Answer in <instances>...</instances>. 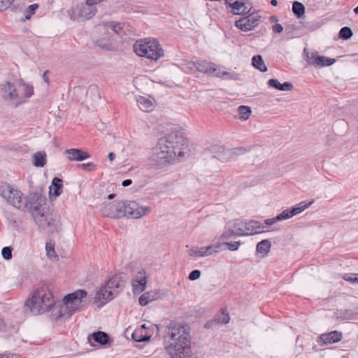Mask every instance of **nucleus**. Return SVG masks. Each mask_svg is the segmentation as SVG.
Returning <instances> with one entry per match:
<instances>
[{"label": "nucleus", "mask_w": 358, "mask_h": 358, "mask_svg": "<svg viewBox=\"0 0 358 358\" xmlns=\"http://www.w3.org/2000/svg\"><path fill=\"white\" fill-rule=\"evenodd\" d=\"M0 196L16 208L30 213L41 228L45 229L55 226V220L43 207L45 199L40 194L30 193L23 197L20 190L8 183H3L0 185Z\"/></svg>", "instance_id": "f257e3e1"}, {"label": "nucleus", "mask_w": 358, "mask_h": 358, "mask_svg": "<svg viewBox=\"0 0 358 358\" xmlns=\"http://www.w3.org/2000/svg\"><path fill=\"white\" fill-rule=\"evenodd\" d=\"M166 350L171 358H188L191 353V336L187 325L171 322L164 336Z\"/></svg>", "instance_id": "f03ea898"}, {"label": "nucleus", "mask_w": 358, "mask_h": 358, "mask_svg": "<svg viewBox=\"0 0 358 358\" xmlns=\"http://www.w3.org/2000/svg\"><path fill=\"white\" fill-rule=\"evenodd\" d=\"M184 136L181 132L171 131L159 140L152 159L157 165L163 166L173 162L183 156Z\"/></svg>", "instance_id": "7ed1b4c3"}, {"label": "nucleus", "mask_w": 358, "mask_h": 358, "mask_svg": "<svg viewBox=\"0 0 358 358\" xmlns=\"http://www.w3.org/2000/svg\"><path fill=\"white\" fill-rule=\"evenodd\" d=\"M150 212L148 206H143L135 201H119L108 203L103 209V213L111 218L127 217L140 219Z\"/></svg>", "instance_id": "20e7f679"}, {"label": "nucleus", "mask_w": 358, "mask_h": 358, "mask_svg": "<svg viewBox=\"0 0 358 358\" xmlns=\"http://www.w3.org/2000/svg\"><path fill=\"white\" fill-rule=\"evenodd\" d=\"M34 93L32 85L25 83L22 80L15 83L6 82L1 84L0 88L1 98L16 107L25 103Z\"/></svg>", "instance_id": "39448f33"}, {"label": "nucleus", "mask_w": 358, "mask_h": 358, "mask_svg": "<svg viewBox=\"0 0 358 358\" xmlns=\"http://www.w3.org/2000/svg\"><path fill=\"white\" fill-rule=\"evenodd\" d=\"M55 305V299L49 285H43L33 292L31 298L26 302L28 308L34 315L42 314L50 310Z\"/></svg>", "instance_id": "423d86ee"}, {"label": "nucleus", "mask_w": 358, "mask_h": 358, "mask_svg": "<svg viewBox=\"0 0 358 358\" xmlns=\"http://www.w3.org/2000/svg\"><path fill=\"white\" fill-rule=\"evenodd\" d=\"M125 285L124 274H115L110 277L104 285L97 291L95 300L100 305H103L117 296L123 290Z\"/></svg>", "instance_id": "0eeeda50"}, {"label": "nucleus", "mask_w": 358, "mask_h": 358, "mask_svg": "<svg viewBox=\"0 0 358 358\" xmlns=\"http://www.w3.org/2000/svg\"><path fill=\"white\" fill-rule=\"evenodd\" d=\"M133 50L139 57L158 61L164 56V51L159 42L155 38L138 40L133 45Z\"/></svg>", "instance_id": "6e6552de"}, {"label": "nucleus", "mask_w": 358, "mask_h": 358, "mask_svg": "<svg viewBox=\"0 0 358 358\" xmlns=\"http://www.w3.org/2000/svg\"><path fill=\"white\" fill-rule=\"evenodd\" d=\"M94 45L105 50L111 51L115 49V38L106 23L99 24L95 29Z\"/></svg>", "instance_id": "1a4fd4ad"}, {"label": "nucleus", "mask_w": 358, "mask_h": 358, "mask_svg": "<svg viewBox=\"0 0 358 358\" xmlns=\"http://www.w3.org/2000/svg\"><path fill=\"white\" fill-rule=\"evenodd\" d=\"M86 0L85 3L76 4L68 10V15L72 20L86 21L92 18L97 13L96 6Z\"/></svg>", "instance_id": "9d476101"}, {"label": "nucleus", "mask_w": 358, "mask_h": 358, "mask_svg": "<svg viewBox=\"0 0 358 358\" xmlns=\"http://www.w3.org/2000/svg\"><path fill=\"white\" fill-rule=\"evenodd\" d=\"M188 255L194 259L202 258L213 255L219 252L222 250V244L220 241L215 243L203 247H191L187 246Z\"/></svg>", "instance_id": "9b49d317"}, {"label": "nucleus", "mask_w": 358, "mask_h": 358, "mask_svg": "<svg viewBox=\"0 0 358 358\" xmlns=\"http://www.w3.org/2000/svg\"><path fill=\"white\" fill-rule=\"evenodd\" d=\"M314 203V200L309 201L308 203L301 202L296 206L291 209H286L277 216L270 219V231H271V226L276 222L287 220L292 217L293 216L299 214L300 213L308 208L312 203Z\"/></svg>", "instance_id": "f8f14e48"}, {"label": "nucleus", "mask_w": 358, "mask_h": 358, "mask_svg": "<svg viewBox=\"0 0 358 358\" xmlns=\"http://www.w3.org/2000/svg\"><path fill=\"white\" fill-rule=\"evenodd\" d=\"M305 59L308 64L314 66L315 67L321 68L324 66H329L336 62V59L333 58H328L324 56H318L317 53L308 52L307 49L303 50Z\"/></svg>", "instance_id": "ddd939ff"}, {"label": "nucleus", "mask_w": 358, "mask_h": 358, "mask_svg": "<svg viewBox=\"0 0 358 358\" xmlns=\"http://www.w3.org/2000/svg\"><path fill=\"white\" fill-rule=\"evenodd\" d=\"M243 225L238 227V233L241 234V236L254 235L267 231L266 226L263 225L256 220L243 222Z\"/></svg>", "instance_id": "4468645a"}, {"label": "nucleus", "mask_w": 358, "mask_h": 358, "mask_svg": "<svg viewBox=\"0 0 358 358\" xmlns=\"http://www.w3.org/2000/svg\"><path fill=\"white\" fill-rule=\"evenodd\" d=\"M87 296V292L83 289H78L76 292L69 294L64 297L65 302L73 310H78L82 306L83 299Z\"/></svg>", "instance_id": "2eb2a0df"}, {"label": "nucleus", "mask_w": 358, "mask_h": 358, "mask_svg": "<svg viewBox=\"0 0 358 358\" xmlns=\"http://www.w3.org/2000/svg\"><path fill=\"white\" fill-rule=\"evenodd\" d=\"M259 16L250 14L236 22V26L242 31H247L252 29L258 24Z\"/></svg>", "instance_id": "dca6fc26"}, {"label": "nucleus", "mask_w": 358, "mask_h": 358, "mask_svg": "<svg viewBox=\"0 0 358 358\" xmlns=\"http://www.w3.org/2000/svg\"><path fill=\"white\" fill-rule=\"evenodd\" d=\"M106 24L115 38L116 36L123 38L124 36H129L131 34L129 26L126 23L108 22Z\"/></svg>", "instance_id": "f3484780"}, {"label": "nucleus", "mask_w": 358, "mask_h": 358, "mask_svg": "<svg viewBox=\"0 0 358 358\" xmlns=\"http://www.w3.org/2000/svg\"><path fill=\"white\" fill-rule=\"evenodd\" d=\"M242 225H243V222L238 220L234 222L233 226L229 223L226 227L224 231L220 237V241H222V243L227 242V241L235 236H241V234L238 233V227Z\"/></svg>", "instance_id": "a211bd4d"}, {"label": "nucleus", "mask_w": 358, "mask_h": 358, "mask_svg": "<svg viewBox=\"0 0 358 358\" xmlns=\"http://www.w3.org/2000/svg\"><path fill=\"white\" fill-rule=\"evenodd\" d=\"M230 0H227L226 3L228 5L227 7L231 8V12L234 15H242L249 13L251 9L250 3L245 2H241L239 1H235L230 2Z\"/></svg>", "instance_id": "6ab92c4d"}, {"label": "nucleus", "mask_w": 358, "mask_h": 358, "mask_svg": "<svg viewBox=\"0 0 358 358\" xmlns=\"http://www.w3.org/2000/svg\"><path fill=\"white\" fill-rule=\"evenodd\" d=\"M147 278L144 271H140L136 278L132 280V292L134 294L143 292L146 287Z\"/></svg>", "instance_id": "aec40b11"}, {"label": "nucleus", "mask_w": 358, "mask_h": 358, "mask_svg": "<svg viewBox=\"0 0 358 358\" xmlns=\"http://www.w3.org/2000/svg\"><path fill=\"white\" fill-rule=\"evenodd\" d=\"M53 312L54 317H55L56 319L67 318L75 313V311L66 303L64 299L61 303L58 305L55 304Z\"/></svg>", "instance_id": "412c9836"}, {"label": "nucleus", "mask_w": 358, "mask_h": 358, "mask_svg": "<svg viewBox=\"0 0 358 358\" xmlns=\"http://www.w3.org/2000/svg\"><path fill=\"white\" fill-rule=\"evenodd\" d=\"M64 155L69 160L76 162H81L90 157L88 152L77 148L66 150L64 152Z\"/></svg>", "instance_id": "4be33fe9"}, {"label": "nucleus", "mask_w": 358, "mask_h": 358, "mask_svg": "<svg viewBox=\"0 0 358 358\" xmlns=\"http://www.w3.org/2000/svg\"><path fill=\"white\" fill-rule=\"evenodd\" d=\"M342 333L338 331L322 334L318 338L317 343L321 342L322 345L335 343L342 339Z\"/></svg>", "instance_id": "5701e85b"}, {"label": "nucleus", "mask_w": 358, "mask_h": 358, "mask_svg": "<svg viewBox=\"0 0 358 358\" xmlns=\"http://www.w3.org/2000/svg\"><path fill=\"white\" fill-rule=\"evenodd\" d=\"M193 65L199 72L212 75L217 71V66L214 63L206 61L199 60L193 63Z\"/></svg>", "instance_id": "b1692460"}, {"label": "nucleus", "mask_w": 358, "mask_h": 358, "mask_svg": "<svg viewBox=\"0 0 358 358\" xmlns=\"http://www.w3.org/2000/svg\"><path fill=\"white\" fill-rule=\"evenodd\" d=\"M62 180L57 177L54 178L52 185L50 186V194H52L55 197L59 196L62 192Z\"/></svg>", "instance_id": "393cba45"}, {"label": "nucleus", "mask_w": 358, "mask_h": 358, "mask_svg": "<svg viewBox=\"0 0 358 358\" xmlns=\"http://www.w3.org/2000/svg\"><path fill=\"white\" fill-rule=\"evenodd\" d=\"M158 298V293L155 291H150L143 294L138 299L141 306H145L150 302L157 300Z\"/></svg>", "instance_id": "a878e982"}, {"label": "nucleus", "mask_w": 358, "mask_h": 358, "mask_svg": "<svg viewBox=\"0 0 358 358\" xmlns=\"http://www.w3.org/2000/svg\"><path fill=\"white\" fill-rule=\"evenodd\" d=\"M270 87L280 91H291L293 89V85L290 82H285L281 84L277 79H270Z\"/></svg>", "instance_id": "bb28decb"}, {"label": "nucleus", "mask_w": 358, "mask_h": 358, "mask_svg": "<svg viewBox=\"0 0 358 358\" xmlns=\"http://www.w3.org/2000/svg\"><path fill=\"white\" fill-rule=\"evenodd\" d=\"M268 252V240L264 239L259 242L256 247V255L262 258L265 257Z\"/></svg>", "instance_id": "cd10ccee"}, {"label": "nucleus", "mask_w": 358, "mask_h": 358, "mask_svg": "<svg viewBox=\"0 0 358 358\" xmlns=\"http://www.w3.org/2000/svg\"><path fill=\"white\" fill-rule=\"evenodd\" d=\"M137 103L139 108L145 112H150L152 109V102L148 98L140 96L137 99Z\"/></svg>", "instance_id": "c85d7f7f"}, {"label": "nucleus", "mask_w": 358, "mask_h": 358, "mask_svg": "<svg viewBox=\"0 0 358 358\" xmlns=\"http://www.w3.org/2000/svg\"><path fill=\"white\" fill-rule=\"evenodd\" d=\"M34 165L37 167H43L47 162L46 154L45 152H38L33 156Z\"/></svg>", "instance_id": "c756f323"}, {"label": "nucleus", "mask_w": 358, "mask_h": 358, "mask_svg": "<svg viewBox=\"0 0 358 358\" xmlns=\"http://www.w3.org/2000/svg\"><path fill=\"white\" fill-rule=\"evenodd\" d=\"M91 336L92 337L94 341L97 342L101 345L107 344L109 341L108 335L103 331H99L96 332H94L91 335Z\"/></svg>", "instance_id": "7c9ffc66"}, {"label": "nucleus", "mask_w": 358, "mask_h": 358, "mask_svg": "<svg viewBox=\"0 0 358 358\" xmlns=\"http://www.w3.org/2000/svg\"><path fill=\"white\" fill-rule=\"evenodd\" d=\"M252 66L259 70L261 72H266L267 67L264 64V62L261 55H255L252 59Z\"/></svg>", "instance_id": "2f4dec72"}, {"label": "nucleus", "mask_w": 358, "mask_h": 358, "mask_svg": "<svg viewBox=\"0 0 358 358\" xmlns=\"http://www.w3.org/2000/svg\"><path fill=\"white\" fill-rule=\"evenodd\" d=\"M39 5L38 3H33L29 5L24 12V17L20 20L21 22H24L27 20H29L31 18V16L34 15L38 8Z\"/></svg>", "instance_id": "473e14b6"}, {"label": "nucleus", "mask_w": 358, "mask_h": 358, "mask_svg": "<svg viewBox=\"0 0 358 358\" xmlns=\"http://www.w3.org/2000/svg\"><path fill=\"white\" fill-rule=\"evenodd\" d=\"M45 251L48 259L57 260L58 256L55 250V243L52 241H49L45 244Z\"/></svg>", "instance_id": "72a5a7b5"}, {"label": "nucleus", "mask_w": 358, "mask_h": 358, "mask_svg": "<svg viewBox=\"0 0 358 358\" xmlns=\"http://www.w3.org/2000/svg\"><path fill=\"white\" fill-rule=\"evenodd\" d=\"M292 10L297 18H301L304 15L305 6L299 1H294L292 4Z\"/></svg>", "instance_id": "f704fd0d"}, {"label": "nucleus", "mask_w": 358, "mask_h": 358, "mask_svg": "<svg viewBox=\"0 0 358 358\" xmlns=\"http://www.w3.org/2000/svg\"><path fill=\"white\" fill-rule=\"evenodd\" d=\"M239 118L241 120L245 121L248 120L251 115L252 110L250 107L247 106H241L238 108Z\"/></svg>", "instance_id": "c9c22d12"}, {"label": "nucleus", "mask_w": 358, "mask_h": 358, "mask_svg": "<svg viewBox=\"0 0 358 358\" xmlns=\"http://www.w3.org/2000/svg\"><path fill=\"white\" fill-rule=\"evenodd\" d=\"M353 35L352 29L348 27H344L339 31V37L344 40L350 38Z\"/></svg>", "instance_id": "e433bc0d"}, {"label": "nucleus", "mask_w": 358, "mask_h": 358, "mask_svg": "<svg viewBox=\"0 0 358 358\" xmlns=\"http://www.w3.org/2000/svg\"><path fill=\"white\" fill-rule=\"evenodd\" d=\"M213 74H215V76L219 77V78H224L225 76L226 78L230 79V80L235 78H234L235 75H234L229 72L224 71L222 69L217 68V71L215 72H214Z\"/></svg>", "instance_id": "4c0bfd02"}, {"label": "nucleus", "mask_w": 358, "mask_h": 358, "mask_svg": "<svg viewBox=\"0 0 358 358\" xmlns=\"http://www.w3.org/2000/svg\"><path fill=\"white\" fill-rule=\"evenodd\" d=\"M356 313L352 310H344L340 312L339 317L343 320H352L355 319Z\"/></svg>", "instance_id": "58836bf2"}, {"label": "nucleus", "mask_w": 358, "mask_h": 358, "mask_svg": "<svg viewBox=\"0 0 358 358\" xmlns=\"http://www.w3.org/2000/svg\"><path fill=\"white\" fill-rule=\"evenodd\" d=\"M343 279L350 283L358 284V275L357 273H345L343 275Z\"/></svg>", "instance_id": "ea45409f"}, {"label": "nucleus", "mask_w": 358, "mask_h": 358, "mask_svg": "<svg viewBox=\"0 0 358 358\" xmlns=\"http://www.w3.org/2000/svg\"><path fill=\"white\" fill-rule=\"evenodd\" d=\"M222 245H226L227 246L228 250L231 251H235L237 250L241 245L240 241H235V242H223L221 243Z\"/></svg>", "instance_id": "a19ab883"}, {"label": "nucleus", "mask_w": 358, "mask_h": 358, "mask_svg": "<svg viewBox=\"0 0 358 358\" xmlns=\"http://www.w3.org/2000/svg\"><path fill=\"white\" fill-rule=\"evenodd\" d=\"M1 255L5 259H10L12 258V248L10 247L3 248Z\"/></svg>", "instance_id": "79ce46f5"}, {"label": "nucleus", "mask_w": 358, "mask_h": 358, "mask_svg": "<svg viewBox=\"0 0 358 358\" xmlns=\"http://www.w3.org/2000/svg\"><path fill=\"white\" fill-rule=\"evenodd\" d=\"M13 1L14 0H0V11H3L8 8Z\"/></svg>", "instance_id": "37998d69"}, {"label": "nucleus", "mask_w": 358, "mask_h": 358, "mask_svg": "<svg viewBox=\"0 0 358 358\" xmlns=\"http://www.w3.org/2000/svg\"><path fill=\"white\" fill-rule=\"evenodd\" d=\"M201 276V271L199 270H194L189 275V280H196L199 278Z\"/></svg>", "instance_id": "c03bdc74"}, {"label": "nucleus", "mask_w": 358, "mask_h": 358, "mask_svg": "<svg viewBox=\"0 0 358 358\" xmlns=\"http://www.w3.org/2000/svg\"><path fill=\"white\" fill-rule=\"evenodd\" d=\"M80 166L87 171H92L95 170V165L92 162L82 164Z\"/></svg>", "instance_id": "a18cd8bd"}, {"label": "nucleus", "mask_w": 358, "mask_h": 358, "mask_svg": "<svg viewBox=\"0 0 358 358\" xmlns=\"http://www.w3.org/2000/svg\"><path fill=\"white\" fill-rule=\"evenodd\" d=\"M273 31L276 34H280L283 31V27L280 24L275 23L272 27Z\"/></svg>", "instance_id": "49530a36"}, {"label": "nucleus", "mask_w": 358, "mask_h": 358, "mask_svg": "<svg viewBox=\"0 0 358 358\" xmlns=\"http://www.w3.org/2000/svg\"><path fill=\"white\" fill-rule=\"evenodd\" d=\"M6 330V324L3 320L0 317V331H4Z\"/></svg>", "instance_id": "de8ad7c7"}, {"label": "nucleus", "mask_w": 358, "mask_h": 358, "mask_svg": "<svg viewBox=\"0 0 358 358\" xmlns=\"http://www.w3.org/2000/svg\"><path fill=\"white\" fill-rule=\"evenodd\" d=\"M133 336V338L136 341H138V342H143V341H148L150 339V337H142L141 338H135V335L133 334L132 335Z\"/></svg>", "instance_id": "09e8293b"}, {"label": "nucleus", "mask_w": 358, "mask_h": 358, "mask_svg": "<svg viewBox=\"0 0 358 358\" xmlns=\"http://www.w3.org/2000/svg\"><path fill=\"white\" fill-rule=\"evenodd\" d=\"M131 183H132L131 180L127 179V180H124L122 181V185L123 187H127V186L130 185Z\"/></svg>", "instance_id": "8fccbe9b"}, {"label": "nucleus", "mask_w": 358, "mask_h": 358, "mask_svg": "<svg viewBox=\"0 0 358 358\" xmlns=\"http://www.w3.org/2000/svg\"><path fill=\"white\" fill-rule=\"evenodd\" d=\"M229 322V317L228 315H224L221 322L223 324H227Z\"/></svg>", "instance_id": "3c124183"}, {"label": "nucleus", "mask_w": 358, "mask_h": 358, "mask_svg": "<svg viewBox=\"0 0 358 358\" xmlns=\"http://www.w3.org/2000/svg\"><path fill=\"white\" fill-rule=\"evenodd\" d=\"M97 92V89L96 87L91 86L89 88V90H87V94H88L90 92Z\"/></svg>", "instance_id": "603ef678"}, {"label": "nucleus", "mask_w": 358, "mask_h": 358, "mask_svg": "<svg viewBox=\"0 0 358 358\" xmlns=\"http://www.w3.org/2000/svg\"><path fill=\"white\" fill-rule=\"evenodd\" d=\"M108 159L110 161V162H113L115 158V155L113 153V152H110L108 154Z\"/></svg>", "instance_id": "864d4df0"}, {"label": "nucleus", "mask_w": 358, "mask_h": 358, "mask_svg": "<svg viewBox=\"0 0 358 358\" xmlns=\"http://www.w3.org/2000/svg\"><path fill=\"white\" fill-rule=\"evenodd\" d=\"M270 22H278V18L275 15H273V16H271L270 17Z\"/></svg>", "instance_id": "5fc2aeb1"}, {"label": "nucleus", "mask_w": 358, "mask_h": 358, "mask_svg": "<svg viewBox=\"0 0 358 358\" xmlns=\"http://www.w3.org/2000/svg\"><path fill=\"white\" fill-rule=\"evenodd\" d=\"M46 74H47V71H45V72L43 73V79H44V80H45L47 83H48V82H49V81H48V77L46 76Z\"/></svg>", "instance_id": "6e6d98bb"}, {"label": "nucleus", "mask_w": 358, "mask_h": 358, "mask_svg": "<svg viewBox=\"0 0 358 358\" xmlns=\"http://www.w3.org/2000/svg\"><path fill=\"white\" fill-rule=\"evenodd\" d=\"M270 3L273 6H276L278 5V1L277 0H271L270 1Z\"/></svg>", "instance_id": "4d7b16f0"}, {"label": "nucleus", "mask_w": 358, "mask_h": 358, "mask_svg": "<svg viewBox=\"0 0 358 358\" xmlns=\"http://www.w3.org/2000/svg\"><path fill=\"white\" fill-rule=\"evenodd\" d=\"M0 358H10V355H6L1 354V355H0Z\"/></svg>", "instance_id": "13d9d810"}, {"label": "nucleus", "mask_w": 358, "mask_h": 358, "mask_svg": "<svg viewBox=\"0 0 358 358\" xmlns=\"http://www.w3.org/2000/svg\"><path fill=\"white\" fill-rule=\"evenodd\" d=\"M114 196H115L114 194H109V195H108V198L109 199H112L114 197Z\"/></svg>", "instance_id": "bf43d9fd"}, {"label": "nucleus", "mask_w": 358, "mask_h": 358, "mask_svg": "<svg viewBox=\"0 0 358 358\" xmlns=\"http://www.w3.org/2000/svg\"><path fill=\"white\" fill-rule=\"evenodd\" d=\"M354 12L355 14H358V6L354 9Z\"/></svg>", "instance_id": "052dcab7"}, {"label": "nucleus", "mask_w": 358, "mask_h": 358, "mask_svg": "<svg viewBox=\"0 0 358 358\" xmlns=\"http://www.w3.org/2000/svg\"><path fill=\"white\" fill-rule=\"evenodd\" d=\"M264 223L266 224V225H268V219H266L264 220Z\"/></svg>", "instance_id": "680f3d73"}, {"label": "nucleus", "mask_w": 358, "mask_h": 358, "mask_svg": "<svg viewBox=\"0 0 358 358\" xmlns=\"http://www.w3.org/2000/svg\"><path fill=\"white\" fill-rule=\"evenodd\" d=\"M339 123H341L343 124H345V123L344 122H338V124H339Z\"/></svg>", "instance_id": "e2e57ef3"}, {"label": "nucleus", "mask_w": 358, "mask_h": 358, "mask_svg": "<svg viewBox=\"0 0 358 358\" xmlns=\"http://www.w3.org/2000/svg\"><path fill=\"white\" fill-rule=\"evenodd\" d=\"M145 324H143L142 328H145Z\"/></svg>", "instance_id": "0e129e2a"}, {"label": "nucleus", "mask_w": 358, "mask_h": 358, "mask_svg": "<svg viewBox=\"0 0 358 358\" xmlns=\"http://www.w3.org/2000/svg\"><path fill=\"white\" fill-rule=\"evenodd\" d=\"M357 275H358V273H357Z\"/></svg>", "instance_id": "69168bd1"}]
</instances>
